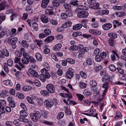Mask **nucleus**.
<instances>
[{
    "instance_id": "50",
    "label": "nucleus",
    "mask_w": 126,
    "mask_h": 126,
    "mask_svg": "<svg viewBox=\"0 0 126 126\" xmlns=\"http://www.w3.org/2000/svg\"><path fill=\"white\" fill-rule=\"evenodd\" d=\"M35 42L37 44L39 47H41L43 44V42L40 40H36Z\"/></svg>"
},
{
    "instance_id": "1",
    "label": "nucleus",
    "mask_w": 126,
    "mask_h": 126,
    "mask_svg": "<svg viewBox=\"0 0 126 126\" xmlns=\"http://www.w3.org/2000/svg\"><path fill=\"white\" fill-rule=\"evenodd\" d=\"M80 9H83V8H78L77 9L75 10V12H78L77 16L78 17L80 18H86L88 15V12L85 11H79Z\"/></svg>"
},
{
    "instance_id": "22",
    "label": "nucleus",
    "mask_w": 126,
    "mask_h": 126,
    "mask_svg": "<svg viewBox=\"0 0 126 126\" xmlns=\"http://www.w3.org/2000/svg\"><path fill=\"white\" fill-rule=\"evenodd\" d=\"M82 26L81 24H78L74 26L73 29L74 30H78L80 29Z\"/></svg>"
},
{
    "instance_id": "3",
    "label": "nucleus",
    "mask_w": 126,
    "mask_h": 126,
    "mask_svg": "<svg viewBox=\"0 0 126 126\" xmlns=\"http://www.w3.org/2000/svg\"><path fill=\"white\" fill-rule=\"evenodd\" d=\"M17 40V38L15 37L13 38H9L7 42L10 45L12 46V48L14 49L16 47V44Z\"/></svg>"
},
{
    "instance_id": "33",
    "label": "nucleus",
    "mask_w": 126,
    "mask_h": 126,
    "mask_svg": "<svg viewBox=\"0 0 126 126\" xmlns=\"http://www.w3.org/2000/svg\"><path fill=\"white\" fill-rule=\"evenodd\" d=\"M2 52L3 54L4 55V56L8 57L9 56V53L7 49L5 48H4L2 49Z\"/></svg>"
},
{
    "instance_id": "63",
    "label": "nucleus",
    "mask_w": 126,
    "mask_h": 126,
    "mask_svg": "<svg viewBox=\"0 0 126 126\" xmlns=\"http://www.w3.org/2000/svg\"><path fill=\"white\" fill-rule=\"evenodd\" d=\"M8 93V91L5 90L2 91V92L0 94V96L1 97H4V96Z\"/></svg>"
},
{
    "instance_id": "11",
    "label": "nucleus",
    "mask_w": 126,
    "mask_h": 126,
    "mask_svg": "<svg viewBox=\"0 0 126 126\" xmlns=\"http://www.w3.org/2000/svg\"><path fill=\"white\" fill-rule=\"evenodd\" d=\"M112 53L113 54L111 55V60L114 61L116 58L118 59L119 58V56L116 52L115 51H113Z\"/></svg>"
},
{
    "instance_id": "31",
    "label": "nucleus",
    "mask_w": 126,
    "mask_h": 126,
    "mask_svg": "<svg viewBox=\"0 0 126 126\" xmlns=\"http://www.w3.org/2000/svg\"><path fill=\"white\" fill-rule=\"evenodd\" d=\"M78 1L76 0H71L69 3L70 4L74 6H77L78 5Z\"/></svg>"
},
{
    "instance_id": "17",
    "label": "nucleus",
    "mask_w": 126,
    "mask_h": 126,
    "mask_svg": "<svg viewBox=\"0 0 126 126\" xmlns=\"http://www.w3.org/2000/svg\"><path fill=\"white\" fill-rule=\"evenodd\" d=\"M41 21L44 23H47L48 22V17L44 15H41Z\"/></svg>"
},
{
    "instance_id": "38",
    "label": "nucleus",
    "mask_w": 126,
    "mask_h": 126,
    "mask_svg": "<svg viewBox=\"0 0 126 126\" xmlns=\"http://www.w3.org/2000/svg\"><path fill=\"white\" fill-rule=\"evenodd\" d=\"M109 68L110 70L112 71H114L116 70L115 66L113 64H111L109 66Z\"/></svg>"
},
{
    "instance_id": "2",
    "label": "nucleus",
    "mask_w": 126,
    "mask_h": 126,
    "mask_svg": "<svg viewBox=\"0 0 126 126\" xmlns=\"http://www.w3.org/2000/svg\"><path fill=\"white\" fill-rule=\"evenodd\" d=\"M30 115L32 120L35 122H37L38 119L41 117V114L40 112L38 111H35L33 113H31Z\"/></svg>"
},
{
    "instance_id": "43",
    "label": "nucleus",
    "mask_w": 126,
    "mask_h": 126,
    "mask_svg": "<svg viewBox=\"0 0 126 126\" xmlns=\"http://www.w3.org/2000/svg\"><path fill=\"white\" fill-rule=\"evenodd\" d=\"M8 65V64L6 62L4 64V70L5 72L6 73H8L9 72Z\"/></svg>"
},
{
    "instance_id": "10",
    "label": "nucleus",
    "mask_w": 126,
    "mask_h": 126,
    "mask_svg": "<svg viewBox=\"0 0 126 126\" xmlns=\"http://www.w3.org/2000/svg\"><path fill=\"white\" fill-rule=\"evenodd\" d=\"M112 27V24L110 23L105 24L102 26V28L104 30H108L110 29Z\"/></svg>"
},
{
    "instance_id": "35",
    "label": "nucleus",
    "mask_w": 126,
    "mask_h": 126,
    "mask_svg": "<svg viewBox=\"0 0 126 126\" xmlns=\"http://www.w3.org/2000/svg\"><path fill=\"white\" fill-rule=\"evenodd\" d=\"M70 48L71 50L76 51L79 48L80 49V48L79 45V46L73 45L70 47Z\"/></svg>"
},
{
    "instance_id": "29",
    "label": "nucleus",
    "mask_w": 126,
    "mask_h": 126,
    "mask_svg": "<svg viewBox=\"0 0 126 126\" xmlns=\"http://www.w3.org/2000/svg\"><path fill=\"white\" fill-rule=\"evenodd\" d=\"M97 82L94 80H91L90 82V85L93 87H96L97 85Z\"/></svg>"
},
{
    "instance_id": "4",
    "label": "nucleus",
    "mask_w": 126,
    "mask_h": 126,
    "mask_svg": "<svg viewBox=\"0 0 126 126\" xmlns=\"http://www.w3.org/2000/svg\"><path fill=\"white\" fill-rule=\"evenodd\" d=\"M47 90L50 93H53L55 92V89L54 85L51 84H47L46 86Z\"/></svg>"
},
{
    "instance_id": "16",
    "label": "nucleus",
    "mask_w": 126,
    "mask_h": 126,
    "mask_svg": "<svg viewBox=\"0 0 126 126\" xmlns=\"http://www.w3.org/2000/svg\"><path fill=\"white\" fill-rule=\"evenodd\" d=\"M44 104L47 106L48 107H51L53 106V103L51 101L47 99L44 101Z\"/></svg>"
},
{
    "instance_id": "24",
    "label": "nucleus",
    "mask_w": 126,
    "mask_h": 126,
    "mask_svg": "<svg viewBox=\"0 0 126 126\" xmlns=\"http://www.w3.org/2000/svg\"><path fill=\"white\" fill-rule=\"evenodd\" d=\"M22 46L24 48H27L29 46V45L27 42L25 40H22L21 42Z\"/></svg>"
},
{
    "instance_id": "15",
    "label": "nucleus",
    "mask_w": 126,
    "mask_h": 126,
    "mask_svg": "<svg viewBox=\"0 0 126 126\" xmlns=\"http://www.w3.org/2000/svg\"><path fill=\"white\" fill-rule=\"evenodd\" d=\"M60 1L59 0H53L51 2V4L55 7H58L60 5Z\"/></svg>"
},
{
    "instance_id": "19",
    "label": "nucleus",
    "mask_w": 126,
    "mask_h": 126,
    "mask_svg": "<svg viewBox=\"0 0 126 126\" xmlns=\"http://www.w3.org/2000/svg\"><path fill=\"white\" fill-rule=\"evenodd\" d=\"M79 47L80 48V50L81 51H84L85 52H88L89 51V49L88 47H84L83 45H79Z\"/></svg>"
},
{
    "instance_id": "25",
    "label": "nucleus",
    "mask_w": 126,
    "mask_h": 126,
    "mask_svg": "<svg viewBox=\"0 0 126 126\" xmlns=\"http://www.w3.org/2000/svg\"><path fill=\"white\" fill-rule=\"evenodd\" d=\"M23 91H30L32 89V87L30 86L26 85L24 86L22 88Z\"/></svg>"
},
{
    "instance_id": "55",
    "label": "nucleus",
    "mask_w": 126,
    "mask_h": 126,
    "mask_svg": "<svg viewBox=\"0 0 126 126\" xmlns=\"http://www.w3.org/2000/svg\"><path fill=\"white\" fill-rule=\"evenodd\" d=\"M86 63L88 65H91L92 63V61L91 59L90 58H87L86 60Z\"/></svg>"
},
{
    "instance_id": "34",
    "label": "nucleus",
    "mask_w": 126,
    "mask_h": 126,
    "mask_svg": "<svg viewBox=\"0 0 126 126\" xmlns=\"http://www.w3.org/2000/svg\"><path fill=\"white\" fill-rule=\"evenodd\" d=\"M20 114L21 116L24 117H26L28 115L27 113L24 110L21 111H20Z\"/></svg>"
},
{
    "instance_id": "45",
    "label": "nucleus",
    "mask_w": 126,
    "mask_h": 126,
    "mask_svg": "<svg viewBox=\"0 0 126 126\" xmlns=\"http://www.w3.org/2000/svg\"><path fill=\"white\" fill-rule=\"evenodd\" d=\"M16 95L19 98L21 99H23L24 97L23 94L20 92L17 93L16 94Z\"/></svg>"
},
{
    "instance_id": "51",
    "label": "nucleus",
    "mask_w": 126,
    "mask_h": 126,
    "mask_svg": "<svg viewBox=\"0 0 126 126\" xmlns=\"http://www.w3.org/2000/svg\"><path fill=\"white\" fill-rule=\"evenodd\" d=\"M13 123L16 126H19L21 125L20 122L17 119L15 120L13 122Z\"/></svg>"
},
{
    "instance_id": "7",
    "label": "nucleus",
    "mask_w": 126,
    "mask_h": 126,
    "mask_svg": "<svg viewBox=\"0 0 126 126\" xmlns=\"http://www.w3.org/2000/svg\"><path fill=\"white\" fill-rule=\"evenodd\" d=\"M73 72L74 71L71 69V68H69L66 73V77L68 79H71L73 76Z\"/></svg>"
},
{
    "instance_id": "20",
    "label": "nucleus",
    "mask_w": 126,
    "mask_h": 126,
    "mask_svg": "<svg viewBox=\"0 0 126 126\" xmlns=\"http://www.w3.org/2000/svg\"><path fill=\"white\" fill-rule=\"evenodd\" d=\"M108 36L110 38L115 39L117 38V34L115 32H110L108 33Z\"/></svg>"
},
{
    "instance_id": "9",
    "label": "nucleus",
    "mask_w": 126,
    "mask_h": 126,
    "mask_svg": "<svg viewBox=\"0 0 126 126\" xmlns=\"http://www.w3.org/2000/svg\"><path fill=\"white\" fill-rule=\"evenodd\" d=\"M8 7L9 5L6 4L5 1H3L0 3V11L4 10Z\"/></svg>"
},
{
    "instance_id": "44",
    "label": "nucleus",
    "mask_w": 126,
    "mask_h": 126,
    "mask_svg": "<svg viewBox=\"0 0 126 126\" xmlns=\"http://www.w3.org/2000/svg\"><path fill=\"white\" fill-rule=\"evenodd\" d=\"M7 63L8 64V65L9 66L11 67L13 63V62L12 59L10 58L8 60Z\"/></svg>"
},
{
    "instance_id": "56",
    "label": "nucleus",
    "mask_w": 126,
    "mask_h": 126,
    "mask_svg": "<svg viewBox=\"0 0 126 126\" xmlns=\"http://www.w3.org/2000/svg\"><path fill=\"white\" fill-rule=\"evenodd\" d=\"M92 93L89 91H84L83 92V94L85 95L89 96L91 95Z\"/></svg>"
},
{
    "instance_id": "37",
    "label": "nucleus",
    "mask_w": 126,
    "mask_h": 126,
    "mask_svg": "<svg viewBox=\"0 0 126 126\" xmlns=\"http://www.w3.org/2000/svg\"><path fill=\"white\" fill-rule=\"evenodd\" d=\"M29 63L30 62V63H34L36 62V60L31 56H30L28 58Z\"/></svg>"
},
{
    "instance_id": "26",
    "label": "nucleus",
    "mask_w": 126,
    "mask_h": 126,
    "mask_svg": "<svg viewBox=\"0 0 126 126\" xmlns=\"http://www.w3.org/2000/svg\"><path fill=\"white\" fill-rule=\"evenodd\" d=\"M116 15L117 17H122L126 15V14L124 11L119 12L116 13Z\"/></svg>"
},
{
    "instance_id": "60",
    "label": "nucleus",
    "mask_w": 126,
    "mask_h": 126,
    "mask_svg": "<svg viewBox=\"0 0 126 126\" xmlns=\"http://www.w3.org/2000/svg\"><path fill=\"white\" fill-rule=\"evenodd\" d=\"M76 95L79 99L80 101H82L84 97V96L81 94H77Z\"/></svg>"
},
{
    "instance_id": "49",
    "label": "nucleus",
    "mask_w": 126,
    "mask_h": 126,
    "mask_svg": "<svg viewBox=\"0 0 126 126\" xmlns=\"http://www.w3.org/2000/svg\"><path fill=\"white\" fill-rule=\"evenodd\" d=\"M113 8V9H114L115 10L118 11L122 10L123 8V7L122 6H114Z\"/></svg>"
},
{
    "instance_id": "59",
    "label": "nucleus",
    "mask_w": 126,
    "mask_h": 126,
    "mask_svg": "<svg viewBox=\"0 0 126 126\" xmlns=\"http://www.w3.org/2000/svg\"><path fill=\"white\" fill-rule=\"evenodd\" d=\"M84 54V51L80 50V53H79L78 56L79 58L82 59L83 57Z\"/></svg>"
},
{
    "instance_id": "53",
    "label": "nucleus",
    "mask_w": 126,
    "mask_h": 126,
    "mask_svg": "<svg viewBox=\"0 0 126 126\" xmlns=\"http://www.w3.org/2000/svg\"><path fill=\"white\" fill-rule=\"evenodd\" d=\"M108 42L110 46L111 47L113 46L114 44V42L113 40L110 39L108 40Z\"/></svg>"
},
{
    "instance_id": "54",
    "label": "nucleus",
    "mask_w": 126,
    "mask_h": 126,
    "mask_svg": "<svg viewBox=\"0 0 126 126\" xmlns=\"http://www.w3.org/2000/svg\"><path fill=\"white\" fill-rule=\"evenodd\" d=\"M42 115L45 119H47L48 117V115L46 112L42 111Z\"/></svg>"
},
{
    "instance_id": "58",
    "label": "nucleus",
    "mask_w": 126,
    "mask_h": 126,
    "mask_svg": "<svg viewBox=\"0 0 126 126\" xmlns=\"http://www.w3.org/2000/svg\"><path fill=\"white\" fill-rule=\"evenodd\" d=\"M109 83L105 82V83L104 84H103V85L102 86V87L103 88H104L105 89V92L106 91V90L108 89V88H109Z\"/></svg>"
},
{
    "instance_id": "40",
    "label": "nucleus",
    "mask_w": 126,
    "mask_h": 126,
    "mask_svg": "<svg viewBox=\"0 0 126 126\" xmlns=\"http://www.w3.org/2000/svg\"><path fill=\"white\" fill-rule=\"evenodd\" d=\"M64 113L63 112H61L58 113L57 116V118L58 119L62 118L64 116Z\"/></svg>"
},
{
    "instance_id": "28",
    "label": "nucleus",
    "mask_w": 126,
    "mask_h": 126,
    "mask_svg": "<svg viewBox=\"0 0 126 126\" xmlns=\"http://www.w3.org/2000/svg\"><path fill=\"white\" fill-rule=\"evenodd\" d=\"M63 6L66 9L69 10H71V7L70 4H69L65 3L64 4Z\"/></svg>"
},
{
    "instance_id": "42",
    "label": "nucleus",
    "mask_w": 126,
    "mask_h": 126,
    "mask_svg": "<svg viewBox=\"0 0 126 126\" xmlns=\"http://www.w3.org/2000/svg\"><path fill=\"white\" fill-rule=\"evenodd\" d=\"M33 28L34 31H36L38 30V25L36 22L32 24Z\"/></svg>"
},
{
    "instance_id": "39",
    "label": "nucleus",
    "mask_w": 126,
    "mask_h": 126,
    "mask_svg": "<svg viewBox=\"0 0 126 126\" xmlns=\"http://www.w3.org/2000/svg\"><path fill=\"white\" fill-rule=\"evenodd\" d=\"M66 61L68 63L72 64H74L75 63V61L74 59L70 58H68L66 59Z\"/></svg>"
},
{
    "instance_id": "27",
    "label": "nucleus",
    "mask_w": 126,
    "mask_h": 126,
    "mask_svg": "<svg viewBox=\"0 0 126 126\" xmlns=\"http://www.w3.org/2000/svg\"><path fill=\"white\" fill-rule=\"evenodd\" d=\"M49 92L47 90V91L42 90L41 91L40 93L42 95L45 96H49Z\"/></svg>"
},
{
    "instance_id": "8",
    "label": "nucleus",
    "mask_w": 126,
    "mask_h": 126,
    "mask_svg": "<svg viewBox=\"0 0 126 126\" xmlns=\"http://www.w3.org/2000/svg\"><path fill=\"white\" fill-rule=\"evenodd\" d=\"M111 79L110 76L107 75L103 77L102 79V81L104 83H109L111 82Z\"/></svg>"
},
{
    "instance_id": "52",
    "label": "nucleus",
    "mask_w": 126,
    "mask_h": 126,
    "mask_svg": "<svg viewBox=\"0 0 126 126\" xmlns=\"http://www.w3.org/2000/svg\"><path fill=\"white\" fill-rule=\"evenodd\" d=\"M44 32L47 36L50 34L51 32V30L48 29H45Z\"/></svg>"
},
{
    "instance_id": "12",
    "label": "nucleus",
    "mask_w": 126,
    "mask_h": 126,
    "mask_svg": "<svg viewBox=\"0 0 126 126\" xmlns=\"http://www.w3.org/2000/svg\"><path fill=\"white\" fill-rule=\"evenodd\" d=\"M28 71L33 76L37 77L39 76L38 73L35 70L31 69H29Z\"/></svg>"
},
{
    "instance_id": "41",
    "label": "nucleus",
    "mask_w": 126,
    "mask_h": 126,
    "mask_svg": "<svg viewBox=\"0 0 126 126\" xmlns=\"http://www.w3.org/2000/svg\"><path fill=\"white\" fill-rule=\"evenodd\" d=\"M94 68L95 71L97 72L102 69L103 68V67L101 65L96 66H94Z\"/></svg>"
},
{
    "instance_id": "23",
    "label": "nucleus",
    "mask_w": 126,
    "mask_h": 126,
    "mask_svg": "<svg viewBox=\"0 0 126 126\" xmlns=\"http://www.w3.org/2000/svg\"><path fill=\"white\" fill-rule=\"evenodd\" d=\"M35 56L38 61L41 62L42 61V56L39 53H37L35 55Z\"/></svg>"
},
{
    "instance_id": "47",
    "label": "nucleus",
    "mask_w": 126,
    "mask_h": 126,
    "mask_svg": "<svg viewBox=\"0 0 126 126\" xmlns=\"http://www.w3.org/2000/svg\"><path fill=\"white\" fill-rule=\"evenodd\" d=\"M0 105L5 107L6 105V103L5 100L3 99L0 100Z\"/></svg>"
},
{
    "instance_id": "5",
    "label": "nucleus",
    "mask_w": 126,
    "mask_h": 126,
    "mask_svg": "<svg viewBox=\"0 0 126 126\" xmlns=\"http://www.w3.org/2000/svg\"><path fill=\"white\" fill-rule=\"evenodd\" d=\"M88 3L91 5H93L92 6H91L92 8L94 9H97L98 6L99 4L98 3H96L95 0H87Z\"/></svg>"
},
{
    "instance_id": "36",
    "label": "nucleus",
    "mask_w": 126,
    "mask_h": 126,
    "mask_svg": "<svg viewBox=\"0 0 126 126\" xmlns=\"http://www.w3.org/2000/svg\"><path fill=\"white\" fill-rule=\"evenodd\" d=\"M87 86V84L83 82H80L79 84V87L81 89L85 88Z\"/></svg>"
},
{
    "instance_id": "46",
    "label": "nucleus",
    "mask_w": 126,
    "mask_h": 126,
    "mask_svg": "<svg viewBox=\"0 0 126 126\" xmlns=\"http://www.w3.org/2000/svg\"><path fill=\"white\" fill-rule=\"evenodd\" d=\"M22 62L24 64H27L29 63L28 59L23 58L22 59Z\"/></svg>"
},
{
    "instance_id": "57",
    "label": "nucleus",
    "mask_w": 126,
    "mask_h": 126,
    "mask_svg": "<svg viewBox=\"0 0 126 126\" xmlns=\"http://www.w3.org/2000/svg\"><path fill=\"white\" fill-rule=\"evenodd\" d=\"M67 17H71L72 16V13L71 11V10H68L66 11L65 12Z\"/></svg>"
},
{
    "instance_id": "6",
    "label": "nucleus",
    "mask_w": 126,
    "mask_h": 126,
    "mask_svg": "<svg viewBox=\"0 0 126 126\" xmlns=\"http://www.w3.org/2000/svg\"><path fill=\"white\" fill-rule=\"evenodd\" d=\"M41 72L42 75L44 76L46 78L49 79L50 77V76L48 73L47 70L45 68H43L41 70Z\"/></svg>"
},
{
    "instance_id": "32",
    "label": "nucleus",
    "mask_w": 126,
    "mask_h": 126,
    "mask_svg": "<svg viewBox=\"0 0 126 126\" xmlns=\"http://www.w3.org/2000/svg\"><path fill=\"white\" fill-rule=\"evenodd\" d=\"M3 83L6 85L11 86L12 85L11 81L9 80H4L3 81Z\"/></svg>"
},
{
    "instance_id": "18",
    "label": "nucleus",
    "mask_w": 126,
    "mask_h": 126,
    "mask_svg": "<svg viewBox=\"0 0 126 126\" xmlns=\"http://www.w3.org/2000/svg\"><path fill=\"white\" fill-rule=\"evenodd\" d=\"M113 26L114 28H116V27L120 26L121 25L122 23L118 21L115 20L113 22Z\"/></svg>"
},
{
    "instance_id": "21",
    "label": "nucleus",
    "mask_w": 126,
    "mask_h": 126,
    "mask_svg": "<svg viewBox=\"0 0 126 126\" xmlns=\"http://www.w3.org/2000/svg\"><path fill=\"white\" fill-rule=\"evenodd\" d=\"M62 45L60 44H58L55 45L53 47V50L55 51L60 50L61 48Z\"/></svg>"
},
{
    "instance_id": "61",
    "label": "nucleus",
    "mask_w": 126,
    "mask_h": 126,
    "mask_svg": "<svg viewBox=\"0 0 126 126\" xmlns=\"http://www.w3.org/2000/svg\"><path fill=\"white\" fill-rule=\"evenodd\" d=\"M117 69L118 70V72L120 74L123 75L124 73V70L122 69L117 68Z\"/></svg>"
},
{
    "instance_id": "13",
    "label": "nucleus",
    "mask_w": 126,
    "mask_h": 126,
    "mask_svg": "<svg viewBox=\"0 0 126 126\" xmlns=\"http://www.w3.org/2000/svg\"><path fill=\"white\" fill-rule=\"evenodd\" d=\"M50 0H42L41 3V7L45 8H46Z\"/></svg>"
},
{
    "instance_id": "30",
    "label": "nucleus",
    "mask_w": 126,
    "mask_h": 126,
    "mask_svg": "<svg viewBox=\"0 0 126 126\" xmlns=\"http://www.w3.org/2000/svg\"><path fill=\"white\" fill-rule=\"evenodd\" d=\"M95 61L97 62H100L103 60L102 57L100 55H96L95 58Z\"/></svg>"
},
{
    "instance_id": "62",
    "label": "nucleus",
    "mask_w": 126,
    "mask_h": 126,
    "mask_svg": "<svg viewBox=\"0 0 126 126\" xmlns=\"http://www.w3.org/2000/svg\"><path fill=\"white\" fill-rule=\"evenodd\" d=\"M79 74L82 78H86L87 77L86 74L82 71L80 72Z\"/></svg>"
},
{
    "instance_id": "48",
    "label": "nucleus",
    "mask_w": 126,
    "mask_h": 126,
    "mask_svg": "<svg viewBox=\"0 0 126 126\" xmlns=\"http://www.w3.org/2000/svg\"><path fill=\"white\" fill-rule=\"evenodd\" d=\"M39 77L41 80L43 82H45L46 80V78L44 76L40 74Z\"/></svg>"
},
{
    "instance_id": "64",
    "label": "nucleus",
    "mask_w": 126,
    "mask_h": 126,
    "mask_svg": "<svg viewBox=\"0 0 126 126\" xmlns=\"http://www.w3.org/2000/svg\"><path fill=\"white\" fill-rule=\"evenodd\" d=\"M100 55L103 59L104 58H106L107 56V54L106 52H103L100 54Z\"/></svg>"
},
{
    "instance_id": "14",
    "label": "nucleus",
    "mask_w": 126,
    "mask_h": 126,
    "mask_svg": "<svg viewBox=\"0 0 126 126\" xmlns=\"http://www.w3.org/2000/svg\"><path fill=\"white\" fill-rule=\"evenodd\" d=\"M54 39V37L53 36H50L47 37L45 40L44 41L46 43L50 42Z\"/></svg>"
}]
</instances>
